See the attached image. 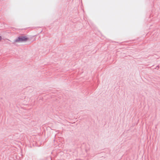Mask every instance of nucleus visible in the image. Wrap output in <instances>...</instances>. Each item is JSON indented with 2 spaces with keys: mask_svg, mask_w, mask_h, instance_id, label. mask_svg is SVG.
<instances>
[{
  "mask_svg": "<svg viewBox=\"0 0 160 160\" xmlns=\"http://www.w3.org/2000/svg\"><path fill=\"white\" fill-rule=\"evenodd\" d=\"M1 37L0 36V41L1 40Z\"/></svg>",
  "mask_w": 160,
  "mask_h": 160,
  "instance_id": "2",
  "label": "nucleus"
},
{
  "mask_svg": "<svg viewBox=\"0 0 160 160\" xmlns=\"http://www.w3.org/2000/svg\"><path fill=\"white\" fill-rule=\"evenodd\" d=\"M157 68H159V66H158L157 67H156V69Z\"/></svg>",
  "mask_w": 160,
  "mask_h": 160,
  "instance_id": "3",
  "label": "nucleus"
},
{
  "mask_svg": "<svg viewBox=\"0 0 160 160\" xmlns=\"http://www.w3.org/2000/svg\"><path fill=\"white\" fill-rule=\"evenodd\" d=\"M29 39V38L25 36H21L18 37L16 39L14 40V42H24Z\"/></svg>",
  "mask_w": 160,
  "mask_h": 160,
  "instance_id": "1",
  "label": "nucleus"
}]
</instances>
